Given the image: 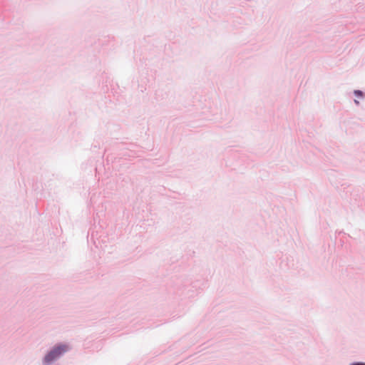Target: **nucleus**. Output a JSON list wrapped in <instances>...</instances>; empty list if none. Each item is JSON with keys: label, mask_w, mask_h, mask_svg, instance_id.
<instances>
[{"label": "nucleus", "mask_w": 365, "mask_h": 365, "mask_svg": "<svg viewBox=\"0 0 365 365\" xmlns=\"http://www.w3.org/2000/svg\"><path fill=\"white\" fill-rule=\"evenodd\" d=\"M68 350V346L66 345H59L54 347L46 356L45 361L49 363L58 357L63 353Z\"/></svg>", "instance_id": "f257e3e1"}, {"label": "nucleus", "mask_w": 365, "mask_h": 365, "mask_svg": "<svg viewBox=\"0 0 365 365\" xmlns=\"http://www.w3.org/2000/svg\"><path fill=\"white\" fill-rule=\"evenodd\" d=\"M355 94H356L357 96H362V93H361V91H355Z\"/></svg>", "instance_id": "f03ea898"}, {"label": "nucleus", "mask_w": 365, "mask_h": 365, "mask_svg": "<svg viewBox=\"0 0 365 365\" xmlns=\"http://www.w3.org/2000/svg\"><path fill=\"white\" fill-rule=\"evenodd\" d=\"M351 365H365V363L359 362V363L353 364Z\"/></svg>", "instance_id": "7ed1b4c3"}]
</instances>
